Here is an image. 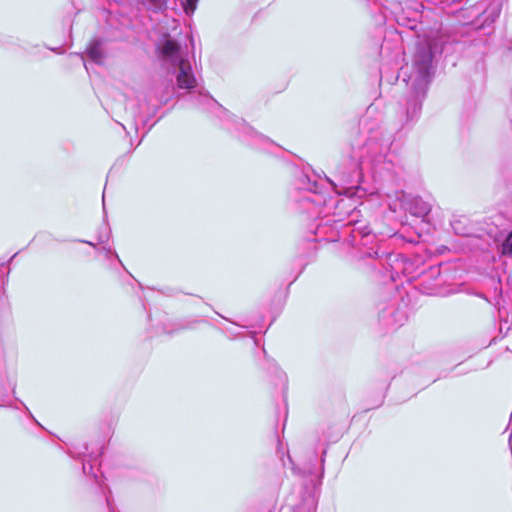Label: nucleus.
I'll use <instances>...</instances> for the list:
<instances>
[{
  "label": "nucleus",
  "mask_w": 512,
  "mask_h": 512,
  "mask_svg": "<svg viewBox=\"0 0 512 512\" xmlns=\"http://www.w3.org/2000/svg\"><path fill=\"white\" fill-rule=\"evenodd\" d=\"M434 46L427 39L419 40L412 57L411 66L400 68L397 79L402 77L408 86L403 100L399 103L402 126L412 127L420 118L433 74Z\"/></svg>",
  "instance_id": "f257e3e1"
},
{
  "label": "nucleus",
  "mask_w": 512,
  "mask_h": 512,
  "mask_svg": "<svg viewBox=\"0 0 512 512\" xmlns=\"http://www.w3.org/2000/svg\"><path fill=\"white\" fill-rule=\"evenodd\" d=\"M365 133V142L361 146L359 159L351 161L348 172L338 169L340 180L345 184H353L360 177L361 171L370 169L375 175L390 172L393 169L394 156L390 148L394 140L392 132L377 123L368 124L366 119L361 122Z\"/></svg>",
  "instance_id": "f03ea898"
},
{
  "label": "nucleus",
  "mask_w": 512,
  "mask_h": 512,
  "mask_svg": "<svg viewBox=\"0 0 512 512\" xmlns=\"http://www.w3.org/2000/svg\"><path fill=\"white\" fill-rule=\"evenodd\" d=\"M158 57L175 67L176 85L180 90L191 91L197 87V79L193 73L191 63L182 57L180 44L171 37H164L156 44Z\"/></svg>",
  "instance_id": "7ed1b4c3"
},
{
  "label": "nucleus",
  "mask_w": 512,
  "mask_h": 512,
  "mask_svg": "<svg viewBox=\"0 0 512 512\" xmlns=\"http://www.w3.org/2000/svg\"><path fill=\"white\" fill-rule=\"evenodd\" d=\"M341 237L363 258H380V239L372 230L361 221L349 220L342 225Z\"/></svg>",
  "instance_id": "20e7f679"
},
{
  "label": "nucleus",
  "mask_w": 512,
  "mask_h": 512,
  "mask_svg": "<svg viewBox=\"0 0 512 512\" xmlns=\"http://www.w3.org/2000/svg\"><path fill=\"white\" fill-rule=\"evenodd\" d=\"M192 97L195 98L194 102L198 106H205L207 108L218 107L223 112L224 116L232 122L233 126L242 133L247 134L261 143L268 140L265 136L250 127L243 119L230 115L208 92L199 91L196 97L194 95Z\"/></svg>",
  "instance_id": "39448f33"
},
{
  "label": "nucleus",
  "mask_w": 512,
  "mask_h": 512,
  "mask_svg": "<svg viewBox=\"0 0 512 512\" xmlns=\"http://www.w3.org/2000/svg\"><path fill=\"white\" fill-rule=\"evenodd\" d=\"M402 209L412 216L424 219L430 213L432 205L420 196L403 195L400 199Z\"/></svg>",
  "instance_id": "423d86ee"
},
{
  "label": "nucleus",
  "mask_w": 512,
  "mask_h": 512,
  "mask_svg": "<svg viewBox=\"0 0 512 512\" xmlns=\"http://www.w3.org/2000/svg\"><path fill=\"white\" fill-rule=\"evenodd\" d=\"M498 316L500 320V331L508 333L512 329V305H502L498 303Z\"/></svg>",
  "instance_id": "0eeeda50"
},
{
  "label": "nucleus",
  "mask_w": 512,
  "mask_h": 512,
  "mask_svg": "<svg viewBox=\"0 0 512 512\" xmlns=\"http://www.w3.org/2000/svg\"><path fill=\"white\" fill-rule=\"evenodd\" d=\"M86 53L91 61L101 64L104 58L102 41L100 39H93L88 45Z\"/></svg>",
  "instance_id": "6e6552de"
},
{
  "label": "nucleus",
  "mask_w": 512,
  "mask_h": 512,
  "mask_svg": "<svg viewBox=\"0 0 512 512\" xmlns=\"http://www.w3.org/2000/svg\"><path fill=\"white\" fill-rule=\"evenodd\" d=\"M394 314L395 310L393 309L383 310L379 319L385 326H401L404 316L401 314L399 318H396Z\"/></svg>",
  "instance_id": "1a4fd4ad"
},
{
  "label": "nucleus",
  "mask_w": 512,
  "mask_h": 512,
  "mask_svg": "<svg viewBox=\"0 0 512 512\" xmlns=\"http://www.w3.org/2000/svg\"><path fill=\"white\" fill-rule=\"evenodd\" d=\"M168 0H141V3L154 12H160L166 9Z\"/></svg>",
  "instance_id": "9d476101"
},
{
  "label": "nucleus",
  "mask_w": 512,
  "mask_h": 512,
  "mask_svg": "<svg viewBox=\"0 0 512 512\" xmlns=\"http://www.w3.org/2000/svg\"><path fill=\"white\" fill-rule=\"evenodd\" d=\"M499 251L502 256L512 258V230L505 237Z\"/></svg>",
  "instance_id": "9b49d317"
},
{
  "label": "nucleus",
  "mask_w": 512,
  "mask_h": 512,
  "mask_svg": "<svg viewBox=\"0 0 512 512\" xmlns=\"http://www.w3.org/2000/svg\"><path fill=\"white\" fill-rule=\"evenodd\" d=\"M451 227L454 231L455 234L457 235H462V236H466L470 233V230L469 228H467L463 221L461 219H454L452 222H451Z\"/></svg>",
  "instance_id": "f8f14e48"
},
{
  "label": "nucleus",
  "mask_w": 512,
  "mask_h": 512,
  "mask_svg": "<svg viewBox=\"0 0 512 512\" xmlns=\"http://www.w3.org/2000/svg\"><path fill=\"white\" fill-rule=\"evenodd\" d=\"M110 228L107 225H103L98 232L97 240L100 244H105L110 237Z\"/></svg>",
  "instance_id": "ddd939ff"
},
{
  "label": "nucleus",
  "mask_w": 512,
  "mask_h": 512,
  "mask_svg": "<svg viewBox=\"0 0 512 512\" xmlns=\"http://www.w3.org/2000/svg\"><path fill=\"white\" fill-rule=\"evenodd\" d=\"M290 462L292 463V470L294 472V474L300 476V477H306L307 475L311 474L312 473V467L309 466V467H306V468H299L298 466H296L292 460L290 459Z\"/></svg>",
  "instance_id": "4468645a"
},
{
  "label": "nucleus",
  "mask_w": 512,
  "mask_h": 512,
  "mask_svg": "<svg viewBox=\"0 0 512 512\" xmlns=\"http://www.w3.org/2000/svg\"><path fill=\"white\" fill-rule=\"evenodd\" d=\"M198 0H184L183 8L187 15L194 13L197 7Z\"/></svg>",
  "instance_id": "2eb2a0df"
},
{
  "label": "nucleus",
  "mask_w": 512,
  "mask_h": 512,
  "mask_svg": "<svg viewBox=\"0 0 512 512\" xmlns=\"http://www.w3.org/2000/svg\"><path fill=\"white\" fill-rule=\"evenodd\" d=\"M83 472L84 474L88 475V474H92L93 477L96 478V475L93 473V466L92 465H88L86 463H83Z\"/></svg>",
  "instance_id": "dca6fc26"
},
{
  "label": "nucleus",
  "mask_w": 512,
  "mask_h": 512,
  "mask_svg": "<svg viewBox=\"0 0 512 512\" xmlns=\"http://www.w3.org/2000/svg\"><path fill=\"white\" fill-rule=\"evenodd\" d=\"M102 250H104V251L106 252L107 256L111 254V255H113L116 259L120 260V259H119L118 254H117L116 252H113V251L111 250V248H110V247L103 246V247H102Z\"/></svg>",
  "instance_id": "f3484780"
},
{
  "label": "nucleus",
  "mask_w": 512,
  "mask_h": 512,
  "mask_svg": "<svg viewBox=\"0 0 512 512\" xmlns=\"http://www.w3.org/2000/svg\"><path fill=\"white\" fill-rule=\"evenodd\" d=\"M278 377H279V380H280L284 385H286V383H287V377H286L285 373H284V372H282V371H279V375H278Z\"/></svg>",
  "instance_id": "a211bd4d"
},
{
  "label": "nucleus",
  "mask_w": 512,
  "mask_h": 512,
  "mask_svg": "<svg viewBox=\"0 0 512 512\" xmlns=\"http://www.w3.org/2000/svg\"><path fill=\"white\" fill-rule=\"evenodd\" d=\"M106 502H107L109 512H116L115 508L112 505L111 499L108 496L106 497Z\"/></svg>",
  "instance_id": "6ab92c4d"
},
{
  "label": "nucleus",
  "mask_w": 512,
  "mask_h": 512,
  "mask_svg": "<svg viewBox=\"0 0 512 512\" xmlns=\"http://www.w3.org/2000/svg\"><path fill=\"white\" fill-rule=\"evenodd\" d=\"M303 200H304V201H307V202H309V203H310V202H311V203H316V202H317V203H320V202H321V200H320V199H311L310 197H305Z\"/></svg>",
  "instance_id": "aec40b11"
},
{
  "label": "nucleus",
  "mask_w": 512,
  "mask_h": 512,
  "mask_svg": "<svg viewBox=\"0 0 512 512\" xmlns=\"http://www.w3.org/2000/svg\"><path fill=\"white\" fill-rule=\"evenodd\" d=\"M309 191L313 192L314 194H317L318 193V190H317V184L316 182L313 183V187H309L308 188Z\"/></svg>",
  "instance_id": "412c9836"
},
{
  "label": "nucleus",
  "mask_w": 512,
  "mask_h": 512,
  "mask_svg": "<svg viewBox=\"0 0 512 512\" xmlns=\"http://www.w3.org/2000/svg\"><path fill=\"white\" fill-rule=\"evenodd\" d=\"M347 201H348V200L341 199V200H339V201H338L337 205H338V206H346V202H347Z\"/></svg>",
  "instance_id": "4be33fe9"
},
{
  "label": "nucleus",
  "mask_w": 512,
  "mask_h": 512,
  "mask_svg": "<svg viewBox=\"0 0 512 512\" xmlns=\"http://www.w3.org/2000/svg\"><path fill=\"white\" fill-rule=\"evenodd\" d=\"M81 242L86 243V244H88V245H90L92 247H95V244L93 242L86 241V240H82Z\"/></svg>",
  "instance_id": "5701e85b"
}]
</instances>
